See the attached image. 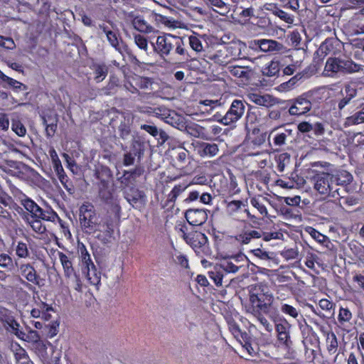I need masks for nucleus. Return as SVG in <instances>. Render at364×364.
<instances>
[{
    "instance_id": "14",
    "label": "nucleus",
    "mask_w": 364,
    "mask_h": 364,
    "mask_svg": "<svg viewBox=\"0 0 364 364\" xmlns=\"http://www.w3.org/2000/svg\"><path fill=\"white\" fill-rule=\"evenodd\" d=\"M20 274L29 282L40 286L41 278L34 267L27 263L22 264L19 267Z\"/></svg>"
},
{
    "instance_id": "20",
    "label": "nucleus",
    "mask_w": 364,
    "mask_h": 364,
    "mask_svg": "<svg viewBox=\"0 0 364 364\" xmlns=\"http://www.w3.org/2000/svg\"><path fill=\"white\" fill-rule=\"evenodd\" d=\"M90 69L92 70L95 75L94 79L97 83L105 79L108 73L107 66L102 63H92Z\"/></svg>"
},
{
    "instance_id": "27",
    "label": "nucleus",
    "mask_w": 364,
    "mask_h": 364,
    "mask_svg": "<svg viewBox=\"0 0 364 364\" xmlns=\"http://www.w3.org/2000/svg\"><path fill=\"white\" fill-rule=\"evenodd\" d=\"M0 79L3 82H5L15 92L26 91L27 90V86L26 85L17 81L15 79H13L11 77L6 75L1 70H0Z\"/></svg>"
},
{
    "instance_id": "3",
    "label": "nucleus",
    "mask_w": 364,
    "mask_h": 364,
    "mask_svg": "<svg viewBox=\"0 0 364 364\" xmlns=\"http://www.w3.org/2000/svg\"><path fill=\"white\" fill-rule=\"evenodd\" d=\"M333 174L321 173L314 177V188L323 198L339 196V188H335Z\"/></svg>"
},
{
    "instance_id": "61",
    "label": "nucleus",
    "mask_w": 364,
    "mask_h": 364,
    "mask_svg": "<svg viewBox=\"0 0 364 364\" xmlns=\"http://www.w3.org/2000/svg\"><path fill=\"white\" fill-rule=\"evenodd\" d=\"M41 307L43 312L41 317L46 321H48L51 318L50 312L53 311V308L44 302H41Z\"/></svg>"
},
{
    "instance_id": "8",
    "label": "nucleus",
    "mask_w": 364,
    "mask_h": 364,
    "mask_svg": "<svg viewBox=\"0 0 364 364\" xmlns=\"http://www.w3.org/2000/svg\"><path fill=\"white\" fill-rule=\"evenodd\" d=\"M96 232H97L96 237L103 244L110 243L114 234V226L111 218H106L103 225L100 224Z\"/></svg>"
},
{
    "instance_id": "30",
    "label": "nucleus",
    "mask_w": 364,
    "mask_h": 364,
    "mask_svg": "<svg viewBox=\"0 0 364 364\" xmlns=\"http://www.w3.org/2000/svg\"><path fill=\"white\" fill-rule=\"evenodd\" d=\"M144 198V193L138 189L132 188L126 193L125 198L133 207Z\"/></svg>"
},
{
    "instance_id": "11",
    "label": "nucleus",
    "mask_w": 364,
    "mask_h": 364,
    "mask_svg": "<svg viewBox=\"0 0 364 364\" xmlns=\"http://www.w3.org/2000/svg\"><path fill=\"white\" fill-rule=\"evenodd\" d=\"M227 69L230 75L240 79L242 83L247 82L252 74V70L247 66L230 65Z\"/></svg>"
},
{
    "instance_id": "9",
    "label": "nucleus",
    "mask_w": 364,
    "mask_h": 364,
    "mask_svg": "<svg viewBox=\"0 0 364 364\" xmlns=\"http://www.w3.org/2000/svg\"><path fill=\"white\" fill-rule=\"evenodd\" d=\"M185 217L190 225L199 226L206 222L208 213L205 209L193 208L186 211Z\"/></svg>"
},
{
    "instance_id": "54",
    "label": "nucleus",
    "mask_w": 364,
    "mask_h": 364,
    "mask_svg": "<svg viewBox=\"0 0 364 364\" xmlns=\"http://www.w3.org/2000/svg\"><path fill=\"white\" fill-rule=\"evenodd\" d=\"M81 259L83 265H85V269L91 267L92 266H95L91 259L90 255L85 247L81 249Z\"/></svg>"
},
{
    "instance_id": "1",
    "label": "nucleus",
    "mask_w": 364,
    "mask_h": 364,
    "mask_svg": "<svg viewBox=\"0 0 364 364\" xmlns=\"http://www.w3.org/2000/svg\"><path fill=\"white\" fill-rule=\"evenodd\" d=\"M274 296L267 286L257 284L250 291V305L246 306V311L251 314H258L259 311L264 314L269 312L274 301Z\"/></svg>"
},
{
    "instance_id": "40",
    "label": "nucleus",
    "mask_w": 364,
    "mask_h": 364,
    "mask_svg": "<svg viewBox=\"0 0 364 364\" xmlns=\"http://www.w3.org/2000/svg\"><path fill=\"white\" fill-rule=\"evenodd\" d=\"M58 217L57 214L53 211H46L43 210L40 207V211L38 212L36 217L34 218H38L40 220H46V221H51L54 222L56 218Z\"/></svg>"
},
{
    "instance_id": "50",
    "label": "nucleus",
    "mask_w": 364,
    "mask_h": 364,
    "mask_svg": "<svg viewBox=\"0 0 364 364\" xmlns=\"http://www.w3.org/2000/svg\"><path fill=\"white\" fill-rule=\"evenodd\" d=\"M279 70V63L277 61H271L268 65L264 68L263 73L269 77H272L276 75Z\"/></svg>"
},
{
    "instance_id": "49",
    "label": "nucleus",
    "mask_w": 364,
    "mask_h": 364,
    "mask_svg": "<svg viewBox=\"0 0 364 364\" xmlns=\"http://www.w3.org/2000/svg\"><path fill=\"white\" fill-rule=\"evenodd\" d=\"M189 45L191 48L196 52H201L203 46L201 40L196 36H190L188 38Z\"/></svg>"
},
{
    "instance_id": "24",
    "label": "nucleus",
    "mask_w": 364,
    "mask_h": 364,
    "mask_svg": "<svg viewBox=\"0 0 364 364\" xmlns=\"http://www.w3.org/2000/svg\"><path fill=\"white\" fill-rule=\"evenodd\" d=\"M100 28L102 31V33L106 36L107 39L109 44L114 48L117 51L121 52L119 47V35L108 28L105 25H100Z\"/></svg>"
},
{
    "instance_id": "15",
    "label": "nucleus",
    "mask_w": 364,
    "mask_h": 364,
    "mask_svg": "<svg viewBox=\"0 0 364 364\" xmlns=\"http://www.w3.org/2000/svg\"><path fill=\"white\" fill-rule=\"evenodd\" d=\"M0 323L9 332L14 333L18 338H23L24 332L19 329V324L12 316L0 317Z\"/></svg>"
},
{
    "instance_id": "64",
    "label": "nucleus",
    "mask_w": 364,
    "mask_h": 364,
    "mask_svg": "<svg viewBox=\"0 0 364 364\" xmlns=\"http://www.w3.org/2000/svg\"><path fill=\"white\" fill-rule=\"evenodd\" d=\"M68 278L70 279L69 284H71V285H73V288L76 291H80L82 290L81 281H80V278L76 276L75 274L72 277H68Z\"/></svg>"
},
{
    "instance_id": "48",
    "label": "nucleus",
    "mask_w": 364,
    "mask_h": 364,
    "mask_svg": "<svg viewBox=\"0 0 364 364\" xmlns=\"http://www.w3.org/2000/svg\"><path fill=\"white\" fill-rule=\"evenodd\" d=\"M338 348V340L333 333L327 337V349L329 353L334 354Z\"/></svg>"
},
{
    "instance_id": "43",
    "label": "nucleus",
    "mask_w": 364,
    "mask_h": 364,
    "mask_svg": "<svg viewBox=\"0 0 364 364\" xmlns=\"http://www.w3.org/2000/svg\"><path fill=\"white\" fill-rule=\"evenodd\" d=\"M15 250L16 255L20 258H27L29 257L28 245L23 242H17Z\"/></svg>"
},
{
    "instance_id": "16",
    "label": "nucleus",
    "mask_w": 364,
    "mask_h": 364,
    "mask_svg": "<svg viewBox=\"0 0 364 364\" xmlns=\"http://www.w3.org/2000/svg\"><path fill=\"white\" fill-rule=\"evenodd\" d=\"M218 146L214 143L200 142L198 147V153L201 157L212 158L218 155Z\"/></svg>"
},
{
    "instance_id": "17",
    "label": "nucleus",
    "mask_w": 364,
    "mask_h": 364,
    "mask_svg": "<svg viewBox=\"0 0 364 364\" xmlns=\"http://www.w3.org/2000/svg\"><path fill=\"white\" fill-rule=\"evenodd\" d=\"M247 204L239 200H233L228 203L226 206L227 213L237 220H242L239 216L240 214L242 213L243 208H245Z\"/></svg>"
},
{
    "instance_id": "25",
    "label": "nucleus",
    "mask_w": 364,
    "mask_h": 364,
    "mask_svg": "<svg viewBox=\"0 0 364 364\" xmlns=\"http://www.w3.org/2000/svg\"><path fill=\"white\" fill-rule=\"evenodd\" d=\"M134 28L141 33H150L154 32V28L141 16L134 17L132 20Z\"/></svg>"
},
{
    "instance_id": "5",
    "label": "nucleus",
    "mask_w": 364,
    "mask_h": 364,
    "mask_svg": "<svg viewBox=\"0 0 364 364\" xmlns=\"http://www.w3.org/2000/svg\"><path fill=\"white\" fill-rule=\"evenodd\" d=\"M245 105L243 101L235 100L232 101L228 111L218 122L224 125H230L238 121L244 114Z\"/></svg>"
},
{
    "instance_id": "47",
    "label": "nucleus",
    "mask_w": 364,
    "mask_h": 364,
    "mask_svg": "<svg viewBox=\"0 0 364 364\" xmlns=\"http://www.w3.org/2000/svg\"><path fill=\"white\" fill-rule=\"evenodd\" d=\"M118 131L119 133V136L122 139H127L129 136L131 132L130 123L129 120H126L124 119V120L122 122L121 124H119L118 127Z\"/></svg>"
},
{
    "instance_id": "38",
    "label": "nucleus",
    "mask_w": 364,
    "mask_h": 364,
    "mask_svg": "<svg viewBox=\"0 0 364 364\" xmlns=\"http://www.w3.org/2000/svg\"><path fill=\"white\" fill-rule=\"evenodd\" d=\"M21 339L28 342L36 343L38 346H41L46 348V345L40 340V336L36 331L30 329L28 333L26 334L24 333L23 338Z\"/></svg>"
},
{
    "instance_id": "33",
    "label": "nucleus",
    "mask_w": 364,
    "mask_h": 364,
    "mask_svg": "<svg viewBox=\"0 0 364 364\" xmlns=\"http://www.w3.org/2000/svg\"><path fill=\"white\" fill-rule=\"evenodd\" d=\"M87 279L90 282V284L97 286L100 283L101 274L99 272L95 266L87 268Z\"/></svg>"
},
{
    "instance_id": "39",
    "label": "nucleus",
    "mask_w": 364,
    "mask_h": 364,
    "mask_svg": "<svg viewBox=\"0 0 364 364\" xmlns=\"http://www.w3.org/2000/svg\"><path fill=\"white\" fill-rule=\"evenodd\" d=\"M26 220L30 225L32 230L38 234H43L46 230V226L43 225L41 223V221L38 218H33L31 220H29L28 216H26Z\"/></svg>"
},
{
    "instance_id": "44",
    "label": "nucleus",
    "mask_w": 364,
    "mask_h": 364,
    "mask_svg": "<svg viewBox=\"0 0 364 364\" xmlns=\"http://www.w3.org/2000/svg\"><path fill=\"white\" fill-rule=\"evenodd\" d=\"M17 364H33L23 349H19L14 355Z\"/></svg>"
},
{
    "instance_id": "36",
    "label": "nucleus",
    "mask_w": 364,
    "mask_h": 364,
    "mask_svg": "<svg viewBox=\"0 0 364 364\" xmlns=\"http://www.w3.org/2000/svg\"><path fill=\"white\" fill-rule=\"evenodd\" d=\"M218 268V265L214 266L213 269L208 272V275L210 278L213 281L215 284L218 287H220L223 284L224 274L221 269H219Z\"/></svg>"
},
{
    "instance_id": "18",
    "label": "nucleus",
    "mask_w": 364,
    "mask_h": 364,
    "mask_svg": "<svg viewBox=\"0 0 364 364\" xmlns=\"http://www.w3.org/2000/svg\"><path fill=\"white\" fill-rule=\"evenodd\" d=\"M43 124L46 127V136L52 137L57 129L58 117L56 114L48 115L42 117Z\"/></svg>"
},
{
    "instance_id": "51",
    "label": "nucleus",
    "mask_w": 364,
    "mask_h": 364,
    "mask_svg": "<svg viewBox=\"0 0 364 364\" xmlns=\"http://www.w3.org/2000/svg\"><path fill=\"white\" fill-rule=\"evenodd\" d=\"M186 188V186L183 185L175 186L168 196V200L170 202H174L177 197L183 193Z\"/></svg>"
},
{
    "instance_id": "60",
    "label": "nucleus",
    "mask_w": 364,
    "mask_h": 364,
    "mask_svg": "<svg viewBox=\"0 0 364 364\" xmlns=\"http://www.w3.org/2000/svg\"><path fill=\"white\" fill-rule=\"evenodd\" d=\"M352 318V314L349 309L346 308H341L338 314V319L342 322H348Z\"/></svg>"
},
{
    "instance_id": "10",
    "label": "nucleus",
    "mask_w": 364,
    "mask_h": 364,
    "mask_svg": "<svg viewBox=\"0 0 364 364\" xmlns=\"http://www.w3.org/2000/svg\"><path fill=\"white\" fill-rule=\"evenodd\" d=\"M180 235L193 249L200 248L207 242V237L201 232H196L192 235H187L183 228L179 229Z\"/></svg>"
},
{
    "instance_id": "23",
    "label": "nucleus",
    "mask_w": 364,
    "mask_h": 364,
    "mask_svg": "<svg viewBox=\"0 0 364 364\" xmlns=\"http://www.w3.org/2000/svg\"><path fill=\"white\" fill-rule=\"evenodd\" d=\"M289 328V325L287 322L284 323H278L276 326L278 340L287 346H289L291 343Z\"/></svg>"
},
{
    "instance_id": "58",
    "label": "nucleus",
    "mask_w": 364,
    "mask_h": 364,
    "mask_svg": "<svg viewBox=\"0 0 364 364\" xmlns=\"http://www.w3.org/2000/svg\"><path fill=\"white\" fill-rule=\"evenodd\" d=\"M165 121L166 123L170 124L175 127L179 126L182 122L181 117L176 113L169 114L167 117H166Z\"/></svg>"
},
{
    "instance_id": "52",
    "label": "nucleus",
    "mask_w": 364,
    "mask_h": 364,
    "mask_svg": "<svg viewBox=\"0 0 364 364\" xmlns=\"http://www.w3.org/2000/svg\"><path fill=\"white\" fill-rule=\"evenodd\" d=\"M12 130L19 136H25L26 129L23 124L18 120H13L11 124Z\"/></svg>"
},
{
    "instance_id": "31",
    "label": "nucleus",
    "mask_w": 364,
    "mask_h": 364,
    "mask_svg": "<svg viewBox=\"0 0 364 364\" xmlns=\"http://www.w3.org/2000/svg\"><path fill=\"white\" fill-rule=\"evenodd\" d=\"M135 85L141 90H151L154 81L148 77L136 76L133 78Z\"/></svg>"
},
{
    "instance_id": "2",
    "label": "nucleus",
    "mask_w": 364,
    "mask_h": 364,
    "mask_svg": "<svg viewBox=\"0 0 364 364\" xmlns=\"http://www.w3.org/2000/svg\"><path fill=\"white\" fill-rule=\"evenodd\" d=\"M79 219L82 228L87 233H95L100 226L95 207L91 203H86L81 205Z\"/></svg>"
},
{
    "instance_id": "13",
    "label": "nucleus",
    "mask_w": 364,
    "mask_h": 364,
    "mask_svg": "<svg viewBox=\"0 0 364 364\" xmlns=\"http://www.w3.org/2000/svg\"><path fill=\"white\" fill-rule=\"evenodd\" d=\"M342 98L338 102V108L342 110L344 107L349 105L351 100L356 97L358 90L355 86L350 84H346L344 86L343 91H341Z\"/></svg>"
},
{
    "instance_id": "56",
    "label": "nucleus",
    "mask_w": 364,
    "mask_h": 364,
    "mask_svg": "<svg viewBox=\"0 0 364 364\" xmlns=\"http://www.w3.org/2000/svg\"><path fill=\"white\" fill-rule=\"evenodd\" d=\"M262 311H259L258 314H252L255 316L259 323L264 326V329L270 332L272 331V324L267 321V319L262 314Z\"/></svg>"
},
{
    "instance_id": "57",
    "label": "nucleus",
    "mask_w": 364,
    "mask_h": 364,
    "mask_svg": "<svg viewBox=\"0 0 364 364\" xmlns=\"http://www.w3.org/2000/svg\"><path fill=\"white\" fill-rule=\"evenodd\" d=\"M0 46L6 49L13 50L16 47V45L12 38L0 36Z\"/></svg>"
},
{
    "instance_id": "7",
    "label": "nucleus",
    "mask_w": 364,
    "mask_h": 364,
    "mask_svg": "<svg viewBox=\"0 0 364 364\" xmlns=\"http://www.w3.org/2000/svg\"><path fill=\"white\" fill-rule=\"evenodd\" d=\"M250 48H259L262 52L281 51L284 46L282 43L272 39H257L250 42Z\"/></svg>"
},
{
    "instance_id": "62",
    "label": "nucleus",
    "mask_w": 364,
    "mask_h": 364,
    "mask_svg": "<svg viewBox=\"0 0 364 364\" xmlns=\"http://www.w3.org/2000/svg\"><path fill=\"white\" fill-rule=\"evenodd\" d=\"M140 129L146 131L154 137H157L158 136V128L155 125L146 124H141Z\"/></svg>"
},
{
    "instance_id": "19",
    "label": "nucleus",
    "mask_w": 364,
    "mask_h": 364,
    "mask_svg": "<svg viewBox=\"0 0 364 364\" xmlns=\"http://www.w3.org/2000/svg\"><path fill=\"white\" fill-rule=\"evenodd\" d=\"M341 73L344 74H353L363 70L361 65L355 63L349 58H341Z\"/></svg>"
},
{
    "instance_id": "12",
    "label": "nucleus",
    "mask_w": 364,
    "mask_h": 364,
    "mask_svg": "<svg viewBox=\"0 0 364 364\" xmlns=\"http://www.w3.org/2000/svg\"><path fill=\"white\" fill-rule=\"evenodd\" d=\"M247 98L257 105L266 107H272L276 104V99L268 94L260 95L256 92H251L247 95Z\"/></svg>"
},
{
    "instance_id": "4",
    "label": "nucleus",
    "mask_w": 364,
    "mask_h": 364,
    "mask_svg": "<svg viewBox=\"0 0 364 364\" xmlns=\"http://www.w3.org/2000/svg\"><path fill=\"white\" fill-rule=\"evenodd\" d=\"M176 38L177 36L169 33L159 36L156 43H153L154 51L163 58L169 55L174 48Z\"/></svg>"
},
{
    "instance_id": "59",
    "label": "nucleus",
    "mask_w": 364,
    "mask_h": 364,
    "mask_svg": "<svg viewBox=\"0 0 364 364\" xmlns=\"http://www.w3.org/2000/svg\"><path fill=\"white\" fill-rule=\"evenodd\" d=\"M309 233L314 240L321 244H323L328 240V237L326 235L321 234L314 228H311Z\"/></svg>"
},
{
    "instance_id": "42",
    "label": "nucleus",
    "mask_w": 364,
    "mask_h": 364,
    "mask_svg": "<svg viewBox=\"0 0 364 364\" xmlns=\"http://www.w3.org/2000/svg\"><path fill=\"white\" fill-rule=\"evenodd\" d=\"M290 156L287 153H283L279 155L277 166L278 171L283 172L286 166L290 163Z\"/></svg>"
},
{
    "instance_id": "26",
    "label": "nucleus",
    "mask_w": 364,
    "mask_h": 364,
    "mask_svg": "<svg viewBox=\"0 0 364 364\" xmlns=\"http://www.w3.org/2000/svg\"><path fill=\"white\" fill-rule=\"evenodd\" d=\"M262 237L261 230H247L236 237V240L242 244H249L252 239Z\"/></svg>"
},
{
    "instance_id": "45",
    "label": "nucleus",
    "mask_w": 364,
    "mask_h": 364,
    "mask_svg": "<svg viewBox=\"0 0 364 364\" xmlns=\"http://www.w3.org/2000/svg\"><path fill=\"white\" fill-rule=\"evenodd\" d=\"M218 266V269H221L223 274L236 273L239 269V267L237 266L234 264L232 262L228 261H225Z\"/></svg>"
},
{
    "instance_id": "32",
    "label": "nucleus",
    "mask_w": 364,
    "mask_h": 364,
    "mask_svg": "<svg viewBox=\"0 0 364 364\" xmlns=\"http://www.w3.org/2000/svg\"><path fill=\"white\" fill-rule=\"evenodd\" d=\"M176 54L180 56V59L187 60L190 58L188 50L184 47V43L181 38L178 37L174 43V48Z\"/></svg>"
},
{
    "instance_id": "41",
    "label": "nucleus",
    "mask_w": 364,
    "mask_h": 364,
    "mask_svg": "<svg viewBox=\"0 0 364 364\" xmlns=\"http://www.w3.org/2000/svg\"><path fill=\"white\" fill-rule=\"evenodd\" d=\"M336 43V41L333 39H326L319 47V51L321 54L328 55L334 53L333 43Z\"/></svg>"
},
{
    "instance_id": "63",
    "label": "nucleus",
    "mask_w": 364,
    "mask_h": 364,
    "mask_svg": "<svg viewBox=\"0 0 364 364\" xmlns=\"http://www.w3.org/2000/svg\"><path fill=\"white\" fill-rule=\"evenodd\" d=\"M260 115V111L258 109H255L248 112L247 115V121L248 123L252 124L258 121L257 117Z\"/></svg>"
},
{
    "instance_id": "53",
    "label": "nucleus",
    "mask_w": 364,
    "mask_h": 364,
    "mask_svg": "<svg viewBox=\"0 0 364 364\" xmlns=\"http://www.w3.org/2000/svg\"><path fill=\"white\" fill-rule=\"evenodd\" d=\"M134 39L136 45L141 50H144L145 51H147L148 50V42L146 38L140 35V34H135L134 36Z\"/></svg>"
},
{
    "instance_id": "29",
    "label": "nucleus",
    "mask_w": 364,
    "mask_h": 364,
    "mask_svg": "<svg viewBox=\"0 0 364 364\" xmlns=\"http://www.w3.org/2000/svg\"><path fill=\"white\" fill-rule=\"evenodd\" d=\"M334 186H346L349 184L353 179L350 173L346 171H341L335 175L333 174Z\"/></svg>"
},
{
    "instance_id": "46",
    "label": "nucleus",
    "mask_w": 364,
    "mask_h": 364,
    "mask_svg": "<svg viewBox=\"0 0 364 364\" xmlns=\"http://www.w3.org/2000/svg\"><path fill=\"white\" fill-rule=\"evenodd\" d=\"M281 311L294 318H296L299 315V311L293 306L287 304H282Z\"/></svg>"
},
{
    "instance_id": "28",
    "label": "nucleus",
    "mask_w": 364,
    "mask_h": 364,
    "mask_svg": "<svg viewBox=\"0 0 364 364\" xmlns=\"http://www.w3.org/2000/svg\"><path fill=\"white\" fill-rule=\"evenodd\" d=\"M186 130L188 134L196 138L205 139V129L196 123L188 124L186 127Z\"/></svg>"
},
{
    "instance_id": "35",
    "label": "nucleus",
    "mask_w": 364,
    "mask_h": 364,
    "mask_svg": "<svg viewBox=\"0 0 364 364\" xmlns=\"http://www.w3.org/2000/svg\"><path fill=\"white\" fill-rule=\"evenodd\" d=\"M292 135L291 129H285L282 132H277L273 138L274 144L275 146H281L285 144L287 138Z\"/></svg>"
},
{
    "instance_id": "55",
    "label": "nucleus",
    "mask_w": 364,
    "mask_h": 364,
    "mask_svg": "<svg viewBox=\"0 0 364 364\" xmlns=\"http://www.w3.org/2000/svg\"><path fill=\"white\" fill-rule=\"evenodd\" d=\"M13 266V259L7 254H0V267L10 269Z\"/></svg>"
},
{
    "instance_id": "6",
    "label": "nucleus",
    "mask_w": 364,
    "mask_h": 364,
    "mask_svg": "<svg viewBox=\"0 0 364 364\" xmlns=\"http://www.w3.org/2000/svg\"><path fill=\"white\" fill-rule=\"evenodd\" d=\"M312 104L305 95H301L296 99L292 100L291 105L289 109V113L291 115H302L311 109Z\"/></svg>"
},
{
    "instance_id": "34",
    "label": "nucleus",
    "mask_w": 364,
    "mask_h": 364,
    "mask_svg": "<svg viewBox=\"0 0 364 364\" xmlns=\"http://www.w3.org/2000/svg\"><path fill=\"white\" fill-rule=\"evenodd\" d=\"M21 203L24 208L31 214L32 218H34L38 212L40 211V206L28 198L21 200Z\"/></svg>"
},
{
    "instance_id": "22",
    "label": "nucleus",
    "mask_w": 364,
    "mask_h": 364,
    "mask_svg": "<svg viewBox=\"0 0 364 364\" xmlns=\"http://www.w3.org/2000/svg\"><path fill=\"white\" fill-rule=\"evenodd\" d=\"M341 58H329L325 65L324 73L326 75L332 77L333 75L341 73Z\"/></svg>"
},
{
    "instance_id": "37",
    "label": "nucleus",
    "mask_w": 364,
    "mask_h": 364,
    "mask_svg": "<svg viewBox=\"0 0 364 364\" xmlns=\"http://www.w3.org/2000/svg\"><path fill=\"white\" fill-rule=\"evenodd\" d=\"M364 123V112L359 111L346 119V126H353Z\"/></svg>"
},
{
    "instance_id": "21",
    "label": "nucleus",
    "mask_w": 364,
    "mask_h": 364,
    "mask_svg": "<svg viewBox=\"0 0 364 364\" xmlns=\"http://www.w3.org/2000/svg\"><path fill=\"white\" fill-rule=\"evenodd\" d=\"M59 259L63 267L64 274L66 277H72L75 274L73 267L72 257L63 252H58Z\"/></svg>"
}]
</instances>
